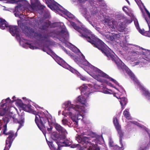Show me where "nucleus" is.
Here are the masks:
<instances>
[{"instance_id": "f257e3e1", "label": "nucleus", "mask_w": 150, "mask_h": 150, "mask_svg": "<svg viewBox=\"0 0 150 150\" xmlns=\"http://www.w3.org/2000/svg\"><path fill=\"white\" fill-rule=\"evenodd\" d=\"M71 25L74 28L78 31L80 33L79 36L83 38H86L87 41L93 45V46L100 50L103 53L105 54L109 59L114 61L117 64L119 69L122 68V64L120 61H118L114 55L110 52L109 50L105 47V44L101 40L98 38L96 39L95 40L91 39L88 30L86 28H81L76 25L73 22L70 23Z\"/></svg>"}, {"instance_id": "f03ea898", "label": "nucleus", "mask_w": 150, "mask_h": 150, "mask_svg": "<svg viewBox=\"0 0 150 150\" xmlns=\"http://www.w3.org/2000/svg\"><path fill=\"white\" fill-rule=\"evenodd\" d=\"M35 122L38 127L43 132H46L47 130L48 133L51 132L53 127L44 112H42L36 115Z\"/></svg>"}, {"instance_id": "7ed1b4c3", "label": "nucleus", "mask_w": 150, "mask_h": 150, "mask_svg": "<svg viewBox=\"0 0 150 150\" xmlns=\"http://www.w3.org/2000/svg\"><path fill=\"white\" fill-rule=\"evenodd\" d=\"M31 5L28 3L26 4L23 5L20 4L16 7V9H34L38 8V9H44L45 6L41 4L38 0H30Z\"/></svg>"}, {"instance_id": "20e7f679", "label": "nucleus", "mask_w": 150, "mask_h": 150, "mask_svg": "<svg viewBox=\"0 0 150 150\" xmlns=\"http://www.w3.org/2000/svg\"><path fill=\"white\" fill-rule=\"evenodd\" d=\"M3 119V121L6 123L13 121L15 123L19 124V125L18 129L23 126L25 122V116L24 114L18 115V118L16 117V115H12L9 114H7L5 115Z\"/></svg>"}, {"instance_id": "39448f33", "label": "nucleus", "mask_w": 150, "mask_h": 150, "mask_svg": "<svg viewBox=\"0 0 150 150\" xmlns=\"http://www.w3.org/2000/svg\"><path fill=\"white\" fill-rule=\"evenodd\" d=\"M64 105L66 110L69 111L67 113L69 116L72 115V114L74 113V111L78 112L79 110V105L74 106L71 104L70 101L65 102Z\"/></svg>"}, {"instance_id": "423d86ee", "label": "nucleus", "mask_w": 150, "mask_h": 150, "mask_svg": "<svg viewBox=\"0 0 150 150\" xmlns=\"http://www.w3.org/2000/svg\"><path fill=\"white\" fill-rule=\"evenodd\" d=\"M47 6L51 9H65L54 0H45Z\"/></svg>"}, {"instance_id": "0eeeda50", "label": "nucleus", "mask_w": 150, "mask_h": 150, "mask_svg": "<svg viewBox=\"0 0 150 150\" xmlns=\"http://www.w3.org/2000/svg\"><path fill=\"white\" fill-rule=\"evenodd\" d=\"M51 137L53 140L55 141L58 146V144L60 143L59 141L64 139L66 138V136L64 135H60L57 133L54 132L52 134Z\"/></svg>"}, {"instance_id": "6e6552de", "label": "nucleus", "mask_w": 150, "mask_h": 150, "mask_svg": "<svg viewBox=\"0 0 150 150\" xmlns=\"http://www.w3.org/2000/svg\"><path fill=\"white\" fill-rule=\"evenodd\" d=\"M81 106H79V110L78 112L74 111V113L72 114V115L70 116H71V118L73 121L75 122L76 124L78 123V120L83 118L82 115L79 113L81 110Z\"/></svg>"}, {"instance_id": "1a4fd4ad", "label": "nucleus", "mask_w": 150, "mask_h": 150, "mask_svg": "<svg viewBox=\"0 0 150 150\" xmlns=\"http://www.w3.org/2000/svg\"><path fill=\"white\" fill-rule=\"evenodd\" d=\"M92 77L98 81L102 82L103 80L102 78V77L108 79L109 76L100 70V71H99L97 74L93 75Z\"/></svg>"}, {"instance_id": "9d476101", "label": "nucleus", "mask_w": 150, "mask_h": 150, "mask_svg": "<svg viewBox=\"0 0 150 150\" xmlns=\"http://www.w3.org/2000/svg\"><path fill=\"white\" fill-rule=\"evenodd\" d=\"M105 25H107L111 30H115L116 27L115 22L109 18H105L103 21Z\"/></svg>"}, {"instance_id": "9b49d317", "label": "nucleus", "mask_w": 150, "mask_h": 150, "mask_svg": "<svg viewBox=\"0 0 150 150\" xmlns=\"http://www.w3.org/2000/svg\"><path fill=\"white\" fill-rule=\"evenodd\" d=\"M120 35L118 34L109 33L106 35V38L111 41L116 42L117 40H119L120 38Z\"/></svg>"}, {"instance_id": "f8f14e48", "label": "nucleus", "mask_w": 150, "mask_h": 150, "mask_svg": "<svg viewBox=\"0 0 150 150\" xmlns=\"http://www.w3.org/2000/svg\"><path fill=\"white\" fill-rule=\"evenodd\" d=\"M10 33L13 36L16 35L17 38H19L20 35L19 34L18 28L17 26L13 25H9L8 26Z\"/></svg>"}, {"instance_id": "ddd939ff", "label": "nucleus", "mask_w": 150, "mask_h": 150, "mask_svg": "<svg viewBox=\"0 0 150 150\" xmlns=\"http://www.w3.org/2000/svg\"><path fill=\"white\" fill-rule=\"evenodd\" d=\"M140 148L143 150H148L150 146V141L144 139L141 141L139 144Z\"/></svg>"}, {"instance_id": "4468645a", "label": "nucleus", "mask_w": 150, "mask_h": 150, "mask_svg": "<svg viewBox=\"0 0 150 150\" xmlns=\"http://www.w3.org/2000/svg\"><path fill=\"white\" fill-rule=\"evenodd\" d=\"M3 126V133L6 135H8L9 136L8 137H9L10 136H11V139H14L15 137L16 136H15L14 133L12 131H10L7 133H6V131L7 130V124L8 123H6Z\"/></svg>"}, {"instance_id": "2eb2a0df", "label": "nucleus", "mask_w": 150, "mask_h": 150, "mask_svg": "<svg viewBox=\"0 0 150 150\" xmlns=\"http://www.w3.org/2000/svg\"><path fill=\"white\" fill-rule=\"evenodd\" d=\"M66 138L64 139L61 140V141H59L60 143L58 144V146L57 148H58V145H59L60 148L63 146H69L71 145V142L69 140L67 139H65Z\"/></svg>"}, {"instance_id": "dca6fc26", "label": "nucleus", "mask_w": 150, "mask_h": 150, "mask_svg": "<svg viewBox=\"0 0 150 150\" xmlns=\"http://www.w3.org/2000/svg\"><path fill=\"white\" fill-rule=\"evenodd\" d=\"M89 90L90 88L87 86L83 85L81 89V94L88 96L90 93Z\"/></svg>"}, {"instance_id": "f3484780", "label": "nucleus", "mask_w": 150, "mask_h": 150, "mask_svg": "<svg viewBox=\"0 0 150 150\" xmlns=\"http://www.w3.org/2000/svg\"><path fill=\"white\" fill-rule=\"evenodd\" d=\"M11 136L7 137L6 140V146L4 150H9L14 139H11Z\"/></svg>"}, {"instance_id": "a211bd4d", "label": "nucleus", "mask_w": 150, "mask_h": 150, "mask_svg": "<svg viewBox=\"0 0 150 150\" xmlns=\"http://www.w3.org/2000/svg\"><path fill=\"white\" fill-rule=\"evenodd\" d=\"M78 139H79V142L82 143V144L89 143L88 137L81 135L78 136Z\"/></svg>"}, {"instance_id": "6ab92c4d", "label": "nucleus", "mask_w": 150, "mask_h": 150, "mask_svg": "<svg viewBox=\"0 0 150 150\" xmlns=\"http://www.w3.org/2000/svg\"><path fill=\"white\" fill-rule=\"evenodd\" d=\"M8 26V24L6 20L3 18H0V28L3 30Z\"/></svg>"}, {"instance_id": "aec40b11", "label": "nucleus", "mask_w": 150, "mask_h": 150, "mask_svg": "<svg viewBox=\"0 0 150 150\" xmlns=\"http://www.w3.org/2000/svg\"><path fill=\"white\" fill-rule=\"evenodd\" d=\"M139 50H140L139 52L136 51L134 52V53H135L136 54H142L144 55L145 56H147L149 54V53L150 52V51L145 49L142 48H141L139 49Z\"/></svg>"}, {"instance_id": "412c9836", "label": "nucleus", "mask_w": 150, "mask_h": 150, "mask_svg": "<svg viewBox=\"0 0 150 150\" xmlns=\"http://www.w3.org/2000/svg\"><path fill=\"white\" fill-rule=\"evenodd\" d=\"M54 127L57 130L59 133H63L66 132V130L64 128L57 123H56L54 124Z\"/></svg>"}, {"instance_id": "4be33fe9", "label": "nucleus", "mask_w": 150, "mask_h": 150, "mask_svg": "<svg viewBox=\"0 0 150 150\" xmlns=\"http://www.w3.org/2000/svg\"><path fill=\"white\" fill-rule=\"evenodd\" d=\"M54 11L57 13V12H60L63 13V14L67 16V17L71 18L72 17V14L67 10H54Z\"/></svg>"}, {"instance_id": "5701e85b", "label": "nucleus", "mask_w": 150, "mask_h": 150, "mask_svg": "<svg viewBox=\"0 0 150 150\" xmlns=\"http://www.w3.org/2000/svg\"><path fill=\"white\" fill-rule=\"evenodd\" d=\"M141 88L143 91V94L144 95L146 98H147L148 100H150V93L143 86L141 87Z\"/></svg>"}, {"instance_id": "b1692460", "label": "nucleus", "mask_w": 150, "mask_h": 150, "mask_svg": "<svg viewBox=\"0 0 150 150\" xmlns=\"http://www.w3.org/2000/svg\"><path fill=\"white\" fill-rule=\"evenodd\" d=\"M120 102L122 106V109L123 110L125 106L127 104V98L125 97L122 98H120Z\"/></svg>"}, {"instance_id": "393cba45", "label": "nucleus", "mask_w": 150, "mask_h": 150, "mask_svg": "<svg viewBox=\"0 0 150 150\" xmlns=\"http://www.w3.org/2000/svg\"><path fill=\"white\" fill-rule=\"evenodd\" d=\"M47 143L51 150H60V146L59 145H58V148H57L55 147L52 142L48 141Z\"/></svg>"}, {"instance_id": "a878e982", "label": "nucleus", "mask_w": 150, "mask_h": 150, "mask_svg": "<svg viewBox=\"0 0 150 150\" xmlns=\"http://www.w3.org/2000/svg\"><path fill=\"white\" fill-rule=\"evenodd\" d=\"M113 123L116 129L121 128V126L120 125L118 120L116 117H115L113 118Z\"/></svg>"}, {"instance_id": "bb28decb", "label": "nucleus", "mask_w": 150, "mask_h": 150, "mask_svg": "<svg viewBox=\"0 0 150 150\" xmlns=\"http://www.w3.org/2000/svg\"><path fill=\"white\" fill-rule=\"evenodd\" d=\"M81 13L86 18H88L91 17L90 13L88 11V10H82Z\"/></svg>"}, {"instance_id": "cd10ccee", "label": "nucleus", "mask_w": 150, "mask_h": 150, "mask_svg": "<svg viewBox=\"0 0 150 150\" xmlns=\"http://www.w3.org/2000/svg\"><path fill=\"white\" fill-rule=\"evenodd\" d=\"M117 29L120 32H123L125 29V26L123 24V23H120L116 27Z\"/></svg>"}, {"instance_id": "c85d7f7f", "label": "nucleus", "mask_w": 150, "mask_h": 150, "mask_svg": "<svg viewBox=\"0 0 150 150\" xmlns=\"http://www.w3.org/2000/svg\"><path fill=\"white\" fill-rule=\"evenodd\" d=\"M77 101L78 102L80 103L81 104H84L86 102V99L84 97L79 96L77 98Z\"/></svg>"}, {"instance_id": "c756f323", "label": "nucleus", "mask_w": 150, "mask_h": 150, "mask_svg": "<svg viewBox=\"0 0 150 150\" xmlns=\"http://www.w3.org/2000/svg\"><path fill=\"white\" fill-rule=\"evenodd\" d=\"M116 130L119 134L120 142H122V139L124 136V133L121 129V128H119Z\"/></svg>"}, {"instance_id": "7c9ffc66", "label": "nucleus", "mask_w": 150, "mask_h": 150, "mask_svg": "<svg viewBox=\"0 0 150 150\" xmlns=\"http://www.w3.org/2000/svg\"><path fill=\"white\" fill-rule=\"evenodd\" d=\"M120 142V144L121 145V147L117 145L113 146V149L115 150H123L124 149V145L122 142Z\"/></svg>"}, {"instance_id": "2f4dec72", "label": "nucleus", "mask_w": 150, "mask_h": 150, "mask_svg": "<svg viewBox=\"0 0 150 150\" xmlns=\"http://www.w3.org/2000/svg\"><path fill=\"white\" fill-rule=\"evenodd\" d=\"M50 25V24L49 23L45 22L44 25L40 26V29L42 30H46L49 28Z\"/></svg>"}, {"instance_id": "473e14b6", "label": "nucleus", "mask_w": 150, "mask_h": 150, "mask_svg": "<svg viewBox=\"0 0 150 150\" xmlns=\"http://www.w3.org/2000/svg\"><path fill=\"white\" fill-rule=\"evenodd\" d=\"M123 115L124 117L128 120L131 119L129 112L126 109L123 112Z\"/></svg>"}, {"instance_id": "72a5a7b5", "label": "nucleus", "mask_w": 150, "mask_h": 150, "mask_svg": "<svg viewBox=\"0 0 150 150\" xmlns=\"http://www.w3.org/2000/svg\"><path fill=\"white\" fill-rule=\"evenodd\" d=\"M23 106V110L26 111H28L30 110V105H26V104H22Z\"/></svg>"}, {"instance_id": "f704fd0d", "label": "nucleus", "mask_w": 150, "mask_h": 150, "mask_svg": "<svg viewBox=\"0 0 150 150\" xmlns=\"http://www.w3.org/2000/svg\"><path fill=\"white\" fill-rule=\"evenodd\" d=\"M22 10H14L13 11L14 13L15 16L16 17H19L22 16V13L20 11Z\"/></svg>"}, {"instance_id": "c9c22d12", "label": "nucleus", "mask_w": 150, "mask_h": 150, "mask_svg": "<svg viewBox=\"0 0 150 150\" xmlns=\"http://www.w3.org/2000/svg\"><path fill=\"white\" fill-rule=\"evenodd\" d=\"M42 40H45L46 42H50V40L49 38L48 35H43Z\"/></svg>"}, {"instance_id": "e433bc0d", "label": "nucleus", "mask_w": 150, "mask_h": 150, "mask_svg": "<svg viewBox=\"0 0 150 150\" xmlns=\"http://www.w3.org/2000/svg\"><path fill=\"white\" fill-rule=\"evenodd\" d=\"M11 1H13V2L14 3H18V2H20L19 3H18V5L17 6H16V7H15V9H16V7L18 6L19 4H22L23 5H25V4H27L28 3H27V4H24L23 3V1H20L19 0H11Z\"/></svg>"}, {"instance_id": "4c0bfd02", "label": "nucleus", "mask_w": 150, "mask_h": 150, "mask_svg": "<svg viewBox=\"0 0 150 150\" xmlns=\"http://www.w3.org/2000/svg\"><path fill=\"white\" fill-rule=\"evenodd\" d=\"M5 102V103L3 104V106L4 105L7 106L8 103H11L12 102V101L8 97L6 99Z\"/></svg>"}, {"instance_id": "58836bf2", "label": "nucleus", "mask_w": 150, "mask_h": 150, "mask_svg": "<svg viewBox=\"0 0 150 150\" xmlns=\"http://www.w3.org/2000/svg\"><path fill=\"white\" fill-rule=\"evenodd\" d=\"M108 79H109L110 81H112L116 85L118 86L119 85L118 83L116 80L112 79L111 77L109 76Z\"/></svg>"}, {"instance_id": "ea45409f", "label": "nucleus", "mask_w": 150, "mask_h": 150, "mask_svg": "<svg viewBox=\"0 0 150 150\" xmlns=\"http://www.w3.org/2000/svg\"><path fill=\"white\" fill-rule=\"evenodd\" d=\"M6 110L5 109H0V115L3 116L6 113Z\"/></svg>"}, {"instance_id": "a19ab883", "label": "nucleus", "mask_w": 150, "mask_h": 150, "mask_svg": "<svg viewBox=\"0 0 150 150\" xmlns=\"http://www.w3.org/2000/svg\"><path fill=\"white\" fill-rule=\"evenodd\" d=\"M92 68L94 71L96 72V74H97L99 71H100V70L95 67L92 66Z\"/></svg>"}, {"instance_id": "79ce46f5", "label": "nucleus", "mask_w": 150, "mask_h": 150, "mask_svg": "<svg viewBox=\"0 0 150 150\" xmlns=\"http://www.w3.org/2000/svg\"><path fill=\"white\" fill-rule=\"evenodd\" d=\"M35 35L36 36L39 37L40 39H43V35H42L41 33H35Z\"/></svg>"}, {"instance_id": "37998d69", "label": "nucleus", "mask_w": 150, "mask_h": 150, "mask_svg": "<svg viewBox=\"0 0 150 150\" xmlns=\"http://www.w3.org/2000/svg\"><path fill=\"white\" fill-rule=\"evenodd\" d=\"M17 103L22 108H23V106L22 104H24L22 102L21 100H20L17 102Z\"/></svg>"}, {"instance_id": "c03bdc74", "label": "nucleus", "mask_w": 150, "mask_h": 150, "mask_svg": "<svg viewBox=\"0 0 150 150\" xmlns=\"http://www.w3.org/2000/svg\"><path fill=\"white\" fill-rule=\"evenodd\" d=\"M25 44L27 45H29V47L30 49H33V50L34 49V48L35 47L34 46H33V45H32L31 44L29 43L28 42H26L25 43Z\"/></svg>"}, {"instance_id": "a18cd8bd", "label": "nucleus", "mask_w": 150, "mask_h": 150, "mask_svg": "<svg viewBox=\"0 0 150 150\" xmlns=\"http://www.w3.org/2000/svg\"><path fill=\"white\" fill-rule=\"evenodd\" d=\"M91 14L92 15H94L97 14V10H92L90 11Z\"/></svg>"}, {"instance_id": "49530a36", "label": "nucleus", "mask_w": 150, "mask_h": 150, "mask_svg": "<svg viewBox=\"0 0 150 150\" xmlns=\"http://www.w3.org/2000/svg\"><path fill=\"white\" fill-rule=\"evenodd\" d=\"M62 122L63 124L64 125H66L68 123V121L66 119H63L62 120Z\"/></svg>"}, {"instance_id": "de8ad7c7", "label": "nucleus", "mask_w": 150, "mask_h": 150, "mask_svg": "<svg viewBox=\"0 0 150 150\" xmlns=\"http://www.w3.org/2000/svg\"><path fill=\"white\" fill-rule=\"evenodd\" d=\"M49 37H54V33L53 32L49 33L48 34Z\"/></svg>"}, {"instance_id": "09e8293b", "label": "nucleus", "mask_w": 150, "mask_h": 150, "mask_svg": "<svg viewBox=\"0 0 150 150\" xmlns=\"http://www.w3.org/2000/svg\"><path fill=\"white\" fill-rule=\"evenodd\" d=\"M149 30L148 31H146V33L147 35L149 37H150V27L149 26Z\"/></svg>"}, {"instance_id": "8fccbe9b", "label": "nucleus", "mask_w": 150, "mask_h": 150, "mask_svg": "<svg viewBox=\"0 0 150 150\" xmlns=\"http://www.w3.org/2000/svg\"><path fill=\"white\" fill-rule=\"evenodd\" d=\"M94 150H100V147H99L97 145H96V146H95Z\"/></svg>"}, {"instance_id": "3c124183", "label": "nucleus", "mask_w": 150, "mask_h": 150, "mask_svg": "<svg viewBox=\"0 0 150 150\" xmlns=\"http://www.w3.org/2000/svg\"><path fill=\"white\" fill-rule=\"evenodd\" d=\"M80 78L81 80L83 81H85L86 79L85 77L83 76H80Z\"/></svg>"}, {"instance_id": "603ef678", "label": "nucleus", "mask_w": 150, "mask_h": 150, "mask_svg": "<svg viewBox=\"0 0 150 150\" xmlns=\"http://www.w3.org/2000/svg\"><path fill=\"white\" fill-rule=\"evenodd\" d=\"M146 11V13L147 14L148 17L150 18V13L148 11V10H145Z\"/></svg>"}, {"instance_id": "864d4df0", "label": "nucleus", "mask_w": 150, "mask_h": 150, "mask_svg": "<svg viewBox=\"0 0 150 150\" xmlns=\"http://www.w3.org/2000/svg\"><path fill=\"white\" fill-rule=\"evenodd\" d=\"M139 32L141 34H143L144 33V30H142L141 29H139Z\"/></svg>"}, {"instance_id": "5fc2aeb1", "label": "nucleus", "mask_w": 150, "mask_h": 150, "mask_svg": "<svg viewBox=\"0 0 150 150\" xmlns=\"http://www.w3.org/2000/svg\"><path fill=\"white\" fill-rule=\"evenodd\" d=\"M66 32V30H65L62 29L61 31H60V33L61 34H64Z\"/></svg>"}, {"instance_id": "6e6d98bb", "label": "nucleus", "mask_w": 150, "mask_h": 150, "mask_svg": "<svg viewBox=\"0 0 150 150\" xmlns=\"http://www.w3.org/2000/svg\"><path fill=\"white\" fill-rule=\"evenodd\" d=\"M71 145V147L72 148H74L77 147V145L75 144H72Z\"/></svg>"}, {"instance_id": "4d7b16f0", "label": "nucleus", "mask_w": 150, "mask_h": 150, "mask_svg": "<svg viewBox=\"0 0 150 150\" xmlns=\"http://www.w3.org/2000/svg\"><path fill=\"white\" fill-rule=\"evenodd\" d=\"M140 63L139 62L137 61L134 63L135 65H137L139 64Z\"/></svg>"}, {"instance_id": "13d9d810", "label": "nucleus", "mask_w": 150, "mask_h": 150, "mask_svg": "<svg viewBox=\"0 0 150 150\" xmlns=\"http://www.w3.org/2000/svg\"><path fill=\"white\" fill-rule=\"evenodd\" d=\"M129 74L132 77H134V75H133L131 72H130V74Z\"/></svg>"}, {"instance_id": "bf43d9fd", "label": "nucleus", "mask_w": 150, "mask_h": 150, "mask_svg": "<svg viewBox=\"0 0 150 150\" xmlns=\"http://www.w3.org/2000/svg\"><path fill=\"white\" fill-rule=\"evenodd\" d=\"M16 98V97L15 96H13V98H12L13 99L12 101V103H13V102H14L16 100H14V99L15 98Z\"/></svg>"}, {"instance_id": "052dcab7", "label": "nucleus", "mask_w": 150, "mask_h": 150, "mask_svg": "<svg viewBox=\"0 0 150 150\" xmlns=\"http://www.w3.org/2000/svg\"><path fill=\"white\" fill-rule=\"evenodd\" d=\"M104 93L106 94H109L110 93L109 91H104Z\"/></svg>"}, {"instance_id": "680f3d73", "label": "nucleus", "mask_w": 150, "mask_h": 150, "mask_svg": "<svg viewBox=\"0 0 150 150\" xmlns=\"http://www.w3.org/2000/svg\"><path fill=\"white\" fill-rule=\"evenodd\" d=\"M64 51L67 54H68V51H67V50H66V49L64 48Z\"/></svg>"}, {"instance_id": "e2e57ef3", "label": "nucleus", "mask_w": 150, "mask_h": 150, "mask_svg": "<svg viewBox=\"0 0 150 150\" xmlns=\"http://www.w3.org/2000/svg\"><path fill=\"white\" fill-rule=\"evenodd\" d=\"M30 31L32 33H34V30H33L32 28H31L30 30Z\"/></svg>"}, {"instance_id": "0e129e2a", "label": "nucleus", "mask_w": 150, "mask_h": 150, "mask_svg": "<svg viewBox=\"0 0 150 150\" xmlns=\"http://www.w3.org/2000/svg\"><path fill=\"white\" fill-rule=\"evenodd\" d=\"M70 69H71V71L72 72H73L74 71V69L72 68H71H71Z\"/></svg>"}, {"instance_id": "69168bd1", "label": "nucleus", "mask_w": 150, "mask_h": 150, "mask_svg": "<svg viewBox=\"0 0 150 150\" xmlns=\"http://www.w3.org/2000/svg\"><path fill=\"white\" fill-rule=\"evenodd\" d=\"M125 8H126L127 9V7H126V6H124V7L122 8V9H123V10L125 9Z\"/></svg>"}, {"instance_id": "338daca9", "label": "nucleus", "mask_w": 150, "mask_h": 150, "mask_svg": "<svg viewBox=\"0 0 150 150\" xmlns=\"http://www.w3.org/2000/svg\"><path fill=\"white\" fill-rule=\"evenodd\" d=\"M42 50L44 51V52L46 51V49L45 48H42Z\"/></svg>"}, {"instance_id": "774afa93", "label": "nucleus", "mask_w": 150, "mask_h": 150, "mask_svg": "<svg viewBox=\"0 0 150 150\" xmlns=\"http://www.w3.org/2000/svg\"><path fill=\"white\" fill-rule=\"evenodd\" d=\"M135 25H136V27H137V25H138V23H137V24H136V23H135Z\"/></svg>"}]
</instances>
